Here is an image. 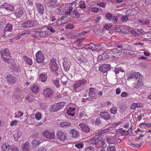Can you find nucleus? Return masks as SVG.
Listing matches in <instances>:
<instances>
[{
    "label": "nucleus",
    "mask_w": 151,
    "mask_h": 151,
    "mask_svg": "<svg viewBox=\"0 0 151 151\" xmlns=\"http://www.w3.org/2000/svg\"><path fill=\"white\" fill-rule=\"evenodd\" d=\"M1 56L3 58L4 62L9 63V60L11 58L9 50L7 48L2 50L0 52Z\"/></svg>",
    "instance_id": "f257e3e1"
},
{
    "label": "nucleus",
    "mask_w": 151,
    "mask_h": 151,
    "mask_svg": "<svg viewBox=\"0 0 151 151\" xmlns=\"http://www.w3.org/2000/svg\"><path fill=\"white\" fill-rule=\"evenodd\" d=\"M87 82V81L85 79L79 80L76 81L73 85V90L76 92L80 91V90L79 88L81 86H84Z\"/></svg>",
    "instance_id": "f03ea898"
},
{
    "label": "nucleus",
    "mask_w": 151,
    "mask_h": 151,
    "mask_svg": "<svg viewBox=\"0 0 151 151\" xmlns=\"http://www.w3.org/2000/svg\"><path fill=\"white\" fill-rule=\"evenodd\" d=\"M65 105L64 102H60L52 105V106L51 111L53 112L57 111Z\"/></svg>",
    "instance_id": "7ed1b4c3"
},
{
    "label": "nucleus",
    "mask_w": 151,
    "mask_h": 151,
    "mask_svg": "<svg viewBox=\"0 0 151 151\" xmlns=\"http://www.w3.org/2000/svg\"><path fill=\"white\" fill-rule=\"evenodd\" d=\"M56 134V137L58 139H59L62 141L67 139V134L66 133L61 130H58L57 131Z\"/></svg>",
    "instance_id": "20e7f679"
},
{
    "label": "nucleus",
    "mask_w": 151,
    "mask_h": 151,
    "mask_svg": "<svg viewBox=\"0 0 151 151\" xmlns=\"http://www.w3.org/2000/svg\"><path fill=\"white\" fill-rule=\"evenodd\" d=\"M44 55L41 50L39 51L35 55L36 60L37 63H40L43 62Z\"/></svg>",
    "instance_id": "39448f33"
},
{
    "label": "nucleus",
    "mask_w": 151,
    "mask_h": 151,
    "mask_svg": "<svg viewBox=\"0 0 151 151\" xmlns=\"http://www.w3.org/2000/svg\"><path fill=\"white\" fill-rule=\"evenodd\" d=\"M44 96L46 98L50 97L54 93V91L48 88H44L43 90Z\"/></svg>",
    "instance_id": "423d86ee"
},
{
    "label": "nucleus",
    "mask_w": 151,
    "mask_h": 151,
    "mask_svg": "<svg viewBox=\"0 0 151 151\" xmlns=\"http://www.w3.org/2000/svg\"><path fill=\"white\" fill-rule=\"evenodd\" d=\"M56 60L54 59H52L50 63V68L52 71H56L58 70V67Z\"/></svg>",
    "instance_id": "0eeeda50"
},
{
    "label": "nucleus",
    "mask_w": 151,
    "mask_h": 151,
    "mask_svg": "<svg viewBox=\"0 0 151 151\" xmlns=\"http://www.w3.org/2000/svg\"><path fill=\"white\" fill-rule=\"evenodd\" d=\"M110 66L109 64H104L101 65L99 67L100 71L103 73L106 72L110 69Z\"/></svg>",
    "instance_id": "6e6552de"
},
{
    "label": "nucleus",
    "mask_w": 151,
    "mask_h": 151,
    "mask_svg": "<svg viewBox=\"0 0 151 151\" xmlns=\"http://www.w3.org/2000/svg\"><path fill=\"white\" fill-rule=\"evenodd\" d=\"M42 135L49 139H53L55 137L53 132H50L48 130H45L42 133Z\"/></svg>",
    "instance_id": "1a4fd4ad"
},
{
    "label": "nucleus",
    "mask_w": 151,
    "mask_h": 151,
    "mask_svg": "<svg viewBox=\"0 0 151 151\" xmlns=\"http://www.w3.org/2000/svg\"><path fill=\"white\" fill-rule=\"evenodd\" d=\"M37 6V11L38 13L41 14L42 15L44 13V8L43 6L41 4L37 3L36 4Z\"/></svg>",
    "instance_id": "9d476101"
},
{
    "label": "nucleus",
    "mask_w": 151,
    "mask_h": 151,
    "mask_svg": "<svg viewBox=\"0 0 151 151\" xmlns=\"http://www.w3.org/2000/svg\"><path fill=\"white\" fill-rule=\"evenodd\" d=\"M99 115L101 117L107 121L111 119L110 115L107 112L105 111L101 112Z\"/></svg>",
    "instance_id": "9b49d317"
},
{
    "label": "nucleus",
    "mask_w": 151,
    "mask_h": 151,
    "mask_svg": "<svg viewBox=\"0 0 151 151\" xmlns=\"http://www.w3.org/2000/svg\"><path fill=\"white\" fill-rule=\"evenodd\" d=\"M137 12V10L133 8L127 9L126 11V14L128 16H132L136 15Z\"/></svg>",
    "instance_id": "f8f14e48"
},
{
    "label": "nucleus",
    "mask_w": 151,
    "mask_h": 151,
    "mask_svg": "<svg viewBox=\"0 0 151 151\" xmlns=\"http://www.w3.org/2000/svg\"><path fill=\"white\" fill-rule=\"evenodd\" d=\"M1 8H4L6 10L10 11H12L14 10V7L12 5L8 4L7 3H4L1 6Z\"/></svg>",
    "instance_id": "ddd939ff"
},
{
    "label": "nucleus",
    "mask_w": 151,
    "mask_h": 151,
    "mask_svg": "<svg viewBox=\"0 0 151 151\" xmlns=\"http://www.w3.org/2000/svg\"><path fill=\"white\" fill-rule=\"evenodd\" d=\"M71 62L68 60L64 61L63 63L64 69L66 71H68L71 65Z\"/></svg>",
    "instance_id": "4468645a"
},
{
    "label": "nucleus",
    "mask_w": 151,
    "mask_h": 151,
    "mask_svg": "<svg viewBox=\"0 0 151 151\" xmlns=\"http://www.w3.org/2000/svg\"><path fill=\"white\" fill-rule=\"evenodd\" d=\"M7 79L9 83L14 84L16 82V78L14 76L9 74L7 76Z\"/></svg>",
    "instance_id": "2eb2a0df"
},
{
    "label": "nucleus",
    "mask_w": 151,
    "mask_h": 151,
    "mask_svg": "<svg viewBox=\"0 0 151 151\" xmlns=\"http://www.w3.org/2000/svg\"><path fill=\"white\" fill-rule=\"evenodd\" d=\"M95 89L94 88H89V97H90V98L93 99H96V97L95 92Z\"/></svg>",
    "instance_id": "dca6fc26"
},
{
    "label": "nucleus",
    "mask_w": 151,
    "mask_h": 151,
    "mask_svg": "<svg viewBox=\"0 0 151 151\" xmlns=\"http://www.w3.org/2000/svg\"><path fill=\"white\" fill-rule=\"evenodd\" d=\"M80 127L82 130L85 132L87 133L90 132V129L89 127L83 123H80L79 125Z\"/></svg>",
    "instance_id": "f3484780"
},
{
    "label": "nucleus",
    "mask_w": 151,
    "mask_h": 151,
    "mask_svg": "<svg viewBox=\"0 0 151 151\" xmlns=\"http://www.w3.org/2000/svg\"><path fill=\"white\" fill-rule=\"evenodd\" d=\"M59 3L58 1L57 0H52L49 1L48 3V4L49 6L52 7H56L58 6Z\"/></svg>",
    "instance_id": "a211bd4d"
},
{
    "label": "nucleus",
    "mask_w": 151,
    "mask_h": 151,
    "mask_svg": "<svg viewBox=\"0 0 151 151\" xmlns=\"http://www.w3.org/2000/svg\"><path fill=\"white\" fill-rule=\"evenodd\" d=\"M56 9L55 10V13L58 15L63 14L64 13V8L58 6L56 7Z\"/></svg>",
    "instance_id": "6ab92c4d"
},
{
    "label": "nucleus",
    "mask_w": 151,
    "mask_h": 151,
    "mask_svg": "<svg viewBox=\"0 0 151 151\" xmlns=\"http://www.w3.org/2000/svg\"><path fill=\"white\" fill-rule=\"evenodd\" d=\"M22 26L24 28L32 27L31 20L26 21L22 24Z\"/></svg>",
    "instance_id": "aec40b11"
},
{
    "label": "nucleus",
    "mask_w": 151,
    "mask_h": 151,
    "mask_svg": "<svg viewBox=\"0 0 151 151\" xmlns=\"http://www.w3.org/2000/svg\"><path fill=\"white\" fill-rule=\"evenodd\" d=\"M109 58V56L107 53L106 52H104L103 53H101L99 55L98 59L102 60H106Z\"/></svg>",
    "instance_id": "412c9836"
},
{
    "label": "nucleus",
    "mask_w": 151,
    "mask_h": 151,
    "mask_svg": "<svg viewBox=\"0 0 151 151\" xmlns=\"http://www.w3.org/2000/svg\"><path fill=\"white\" fill-rule=\"evenodd\" d=\"M24 13L23 11L20 9H17L15 12L14 14L16 17L19 18L21 17Z\"/></svg>",
    "instance_id": "4be33fe9"
},
{
    "label": "nucleus",
    "mask_w": 151,
    "mask_h": 151,
    "mask_svg": "<svg viewBox=\"0 0 151 151\" xmlns=\"http://www.w3.org/2000/svg\"><path fill=\"white\" fill-rule=\"evenodd\" d=\"M120 50H118L117 49H113L111 51V53L114 55L115 56H113L115 57H118L120 56Z\"/></svg>",
    "instance_id": "5701e85b"
},
{
    "label": "nucleus",
    "mask_w": 151,
    "mask_h": 151,
    "mask_svg": "<svg viewBox=\"0 0 151 151\" xmlns=\"http://www.w3.org/2000/svg\"><path fill=\"white\" fill-rule=\"evenodd\" d=\"M70 133L72 134V136L75 138L78 137L79 135L78 132L74 129H71Z\"/></svg>",
    "instance_id": "b1692460"
},
{
    "label": "nucleus",
    "mask_w": 151,
    "mask_h": 151,
    "mask_svg": "<svg viewBox=\"0 0 151 151\" xmlns=\"http://www.w3.org/2000/svg\"><path fill=\"white\" fill-rule=\"evenodd\" d=\"M68 17L66 15H64L60 19H59L57 21V24L58 25H60L62 24L63 23H65V22H62V21H65V19H67V18Z\"/></svg>",
    "instance_id": "393cba45"
},
{
    "label": "nucleus",
    "mask_w": 151,
    "mask_h": 151,
    "mask_svg": "<svg viewBox=\"0 0 151 151\" xmlns=\"http://www.w3.org/2000/svg\"><path fill=\"white\" fill-rule=\"evenodd\" d=\"M30 89L33 92L35 93L38 92L40 91L39 87L37 85H34L33 86H32Z\"/></svg>",
    "instance_id": "a878e982"
},
{
    "label": "nucleus",
    "mask_w": 151,
    "mask_h": 151,
    "mask_svg": "<svg viewBox=\"0 0 151 151\" xmlns=\"http://www.w3.org/2000/svg\"><path fill=\"white\" fill-rule=\"evenodd\" d=\"M47 78L46 75L44 73H42L40 75L39 78L42 82H43L46 81Z\"/></svg>",
    "instance_id": "bb28decb"
},
{
    "label": "nucleus",
    "mask_w": 151,
    "mask_h": 151,
    "mask_svg": "<svg viewBox=\"0 0 151 151\" xmlns=\"http://www.w3.org/2000/svg\"><path fill=\"white\" fill-rule=\"evenodd\" d=\"M1 148L2 151H8L10 147L9 145H7L6 143H4L2 145Z\"/></svg>",
    "instance_id": "cd10ccee"
},
{
    "label": "nucleus",
    "mask_w": 151,
    "mask_h": 151,
    "mask_svg": "<svg viewBox=\"0 0 151 151\" xmlns=\"http://www.w3.org/2000/svg\"><path fill=\"white\" fill-rule=\"evenodd\" d=\"M88 49H91L92 50H98L99 48L97 47L98 46H96L93 43H91L88 45Z\"/></svg>",
    "instance_id": "c85d7f7f"
},
{
    "label": "nucleus",
    "mask_w": 151,
    "mask_h": 151,
    "mask_svg": "<svg viewBox=\"0 0 151 151\" xmlns=\"http://www.w3.org/2000/svg\"><path fill=\"white\" fill-rule=\"evenodd\" d=\"M137 81L136 84L134 83V88H139L142 85V81L141 79H139Z\"/></svg>",
    "instance_id": "c756f323"
},
{
    "label": "nucleus",
    "mask_w": 151,
    "mask_h": 151,
    "mask_svg": "<svg viewBox=\"0 0 151 151\" xmlns=\"http://www.w3.org/2000/svg\"><path fill=\"white\" fill-rule=\"evenodd\" d=\"M35 32L36 34H37V33H38L40 35L41 37L45 36L48 35V32H47V31H40V32L35 31Z\"/></svg>",
    "instance_id": "7c9ffc66"
},
{
    "label": "nucleus",
    "mask_w": 151,
    "mask_h": 151,
    "mask_svg": "<svg viewBox=\"0 0 151 151\" xmlns=\"http://www.w3.org/2000/svg\"><path fill=\"white\" fill-rule=\"evenodd\" d=\"M23 59L26 63L28 64L29 65H32V60L30 58H29L25 56L23 57Z\"/></svg>",
    "instance_id": "2f4dec72"
},
{
    "label": "nucleus",
    "mask_w": 151,
    "mask_h": 151,
    "mask_svg": "<svg viewBox=\"0 0 151 151\" xmlns=\"http://www.w3.org/2000/svg\"><path fill=\"white\" fill-rule=\"evenodd\" d=\"M12 29V25L8 23L4 31H5L11 32Z\"/></svg>",
    "instance_id": "473e14b6"
},
{
    "label": "nucleus",
    "mask_w": 151,
    "mask_h": 151,
    "mask_svg": "<svg viewBox=\"0 0 151 151\" xmlns=\"http://www.w3.org/2000/svg\"><path fill=\"white\" fill-rule=\"evenodd\" d=\"M71 125L68 122H63L60 123V126L62 127H68Z\"/></svg>",
    "instance_id": "72a5a7b5"
},
{
    "label": "nucleus",
    "mask_w": 151,
    "mask_h": 151,
    "mask_svg": "<svg viewBox=\"0 0 151 151\" xmlns=\"http://www.w3.org/2000/svg\"><path fill=\"white\" fill-rule=\"evenodd\" d=\"M52 82L57 88H58L60 86V84L59 83V80L58 78H57L54 80H53Z\"/></svg>",
    "instance_id": "f704fd0d"
},
{
    "label": "nucleus",
    "mask_w": 151,
    "mask_h": 151,
    "mask_svg": "<svg viewBox=\"0 0 151 151\" xmlns=\"http://www.w3.org/2000/svg\"><path fill=\"white\" fill-rule=\"evenodd\" d=\"M140 73L139 72H137V73H134L132 74H131L128 77V79H130L132 78H137V77H138V75H139V76L140 75Z\"/></svg>",
    "instance_id": "c9c22d12"
},
{
    "label": "nucleus",
    "mask_w": 151,
    "mask_h": 151,
    "mask_svg": "<svg viewBox=\"0 0 151 151\" xmlns=\"http://www.w3.org/2000/svg\"><path fill=\"white\" fill-rule=\"evenodd\" d=\"M102 138V136H100L97 138H93L92 139V141L94 142L95 144L97 143L99 141H101Z\"/></svg>",
    "instance_id": "e433bc0d"
},
{
    "label": "nucleus",
    "mask_w": 151,
    "mask_h": 151,
    "mask_svg": "<svg viewBox=\"0 0 151 151\" xmlns=\"http://www.w3.org/2000/svg\"><path fill=\"white\" fill-rule=\"evenodd\" d=\"M61 81L63 83V84L65 86L67 83L68 78L65 76H63L61 78Z\"/></svg>",
    "instance_id": "4c0bfd02"
},
{
    "label": "nucleus",
    "mask_w": 151,
    "mask_h": 151,
    "mask_svg": "<svg viewBox=\"0 0 151 151\" xmlns=\"http://www.w3.org/2000/svg\"><path fill=\"white\" fill-rule=\"evenodd\" d=\"M31 22L32 25V27H38L40 26L39 24L37 23V21L31 20Z\"/></svg>",
    "instance_id": "58836bf2"
},
{
    "label": "nucleus",
    "mask_w": 151,
    "mask_h": 151,
    "mask_svg": "<svg viewBox=\"0 0 151 151\" xmlns=\"http://www.w3.org/2000/svg\"><path fill=\"white\" fill-rule=\"evenodd\" d=\"M32 146H35L37 145H39L40 144V141L37 139H34L32 142Z\"/></svg>",
    "instance_id": "ea45409f"
},
{
    "label": "nucleus",
    "mask_w": 151,
    "mask_h": 151,
    "mask_svg": "<svg viewBox=\"0 0 151 151\" xmlns=\"http://www.w3.org/2000/svg\"><path fill=\"white\" fill-rule=\"evenodd\" d=\"M127 50H128L126 49H122L120 50V55L121 54H122L125 55H127Z\"/></svg>",
    "instance_id": "a19ab883"
},
{
    "label": "nucleus",
    "mask_w": 151,
    "mask_h": 151,
    "mask_svg": "<svg viewBox=\"0 0 151 151\" xmlns=\"http://www.w3.org/2000/svg\"><path fill=\"white\" fill-rule=\"evenodd\" d=\"M73 109H75L74 108ZM74 110H71V109L68 110L67 112V113L68 115L72 116H74L75 113L74 112Z\"/></svg>",
    "instance_id": "79ce46f5"
},
{
    "label": "nucleus",
    "mask_w": 151,
    "mask_h": 151,
    "mask_svg": "<svg viewBox=\"0 0 151 151\" xmlns=\"http://www.w3.org/2000/svg\"><path fill=\"white\" fill-rule=\"evenodd\" d=\"M110 111L111 114H115L117 112V109L115 107H112L110 109Z\"/></svg>",
    "instance_id": "37998d69"
},
{
    "label": "nucleus",
    "mask_w": 151,
    "mask_h": 151,
    "mask_svg": "<svg viewBox=\"0 0 151 151\" xmlns=\"http://www.w3.org/2000/svg\"><path fill=\"white\" fill-rule=\"evenodd\" d=\"M73 8L72 7L68 9L65 13V14L69 15H71L70 14L73 12Z\"/></svg>",
    "instance_id": "c03bdc74"
},
{
    "label": "nucleus",
    "mask_w": 151,
    "mask_h": 151,
    "mask_svg": "<svg viewBox=\"0 0 151 151\" xmlns=\"http://www.w3.org/2000/svg\"><path fill=\"white\" fill-rule=\"evenodd\" d=\"M74 26L71 24H69L65 26V28L66 29H72L74 28Z\"/></svg>",
    "instance_id": "a18cd8bd"
},
{
    "label": "nucleus",
    "mask_w": 151,
    "mask_h": 151,
    "mask_svg": "<svg viewBox=\"0 0 151 151\" xmlns=\"http://www.w3.org/2000/svg\"><path fill=\"white\" fill-rule=\"evenodd\" d=\"M101 122V119L100 118H97L95 122V123L97 125H100Z\"/></svg>",
    "instance_id": "49530a36"
},
{
    "label": "nucleus",
    "mask_w": 151,
    "mask_h": 151,
    "mask_svg": "<svg viewBox=\"0 0 151 151\" xmlns=\"http://www.w3.org/2000/svg\"><path fill=\"white\" fill-rule=\"evenodd\" d=\"M35 116L36 119L38 120H40L41 118V114L40 113H36Z\"/></svg>",
    "instance_id": "de8ad7c7"
},
{
    "label": "nucleus",
    "mask_w": 151,
    "mask_h": 151,
    "mask_svg": "<svg viewBox=\"0 0 151 151\" xmlns=\"http://www.w3.org/2000/svg\"><path fill=\"white\" fill-rule=\"evenodd\" d=\"M106 17L108 19H110L113 17L112 14L110 13H108L106 14Z\"/></svg>",
    "instance_id": "09e8293b"
},
{
    "label": "nucleus",
    "mask_w": 151,
    "mask_h": 151,
    "mask_svg": "<svg viewBox=\"0 0 151 151\" xmlns=\"http://www.w3.org/2000/svg\"><path fill=\"white\" fill-rule=\"evenodd\" d=\"M121 133L123 135H127L128 134L129 132L128 130H123L121 131Z\"/></svg>",
    "instance_id": "8fccbe9b"
},
{
    "label": "nucleus",
    "mask_w": 151,
    "mask_h": 151,
    "mask_svg": "<svg viewBox=\"0 0 151 151\" xmlns=\"http://www.w3.org/2000/svg\"><path fill=\"white\" fill-rule=\"evenodd\" d=\"M75 146L77 148L80 149L82 148L83 147V145L82 144L79 143L76 144L75 145Z\"/></svg>",
    "instance_id": "3c124183"
},
{
    "label": "nucleus",
    "mask_w": 151,
    "mask_h": 151,
    "mask_svg": "<svg viewBox=\"0 0 151 151\" xmlns=\"http://www.w3.org/2000/svg\"><path fill=\"white\" fill-rule=\"evenodd\" d=\"M72 13L76 16H78L80 15L79 12L76 9L73 10Z\"/></svg>",
    "instance_id": "603ef678"
},
{
    "label": "nucleus",
    "mask_w": 151,
    "mask_h": 151,
    "mask_svg": "<svg viewBox=\"0 0 151 151\" xmlns=\"http://www.w3.org/2000/svg\"><path fill=\"white\" fill-rule=\"evenodd\" d=\"M66 37L69 39H73L72 33H68L66 34Z\"/></svg>",
    "instance_id": "864d4df0"
},
{
    "label": "nucleus",
    "mask_w": 151,
    "mask_h": 151,
    "mask_svg": "<svg viewBox=\"0 0 151 151\" xmlns=\"http://www.w3.org/2000/svg\"><path fill=\"white\" fill-rule=\"evenodd\" d=\"M137 104L136 103H133L132 105L131 109H134L137 108Z\"/></svg>",
    "instance_id": "5fc2aeb1"
},
{
    "label": "nucleus",
    "mask_w": 151,
    "mask_h": 151,
    "mask_svg": "<svg viewBox=\"0 0 151 151\" xmlns=\"http://www.w3.org/2000/svg\"><path fill=\"white\" fill-rule=\"evenodd\" d=\"M145 124V126L147 127L148 128H150L151 127V123H141L140 124L139 126H141L142 124Z\"/></svg>",
    "instance_id": "6e6d98bb"
},
{
    "label": "nucleus",
    "mask_w": 151,
    "mask_h": 151,
    "mask_svg": "<svg viewBox=\"0 0 151 151\" xmlns=\"http://www.w3.org/2000/svg\"><path fill=\"white\" fill-rule=\"evenodd\" d=\"M86 114H85L84 111H83L81 112L79 114V116L81 118H83L85 117L86 116Z\"/></svg>",
    "instance_id": "4d7b16f0"
},
{
    "label": "nucleus",
    "mask_w": 151,
    "mask_h": 151,
    "mask_svg": "<svg viewBox=\"0 0 151 151\" xmlns=\"http://www.w3.org/2000/svg\"><path fill=\"white\" fill-rule=\"evenodd\" d=\"M127 51V55H133L134 54V52L132 50H128Z\"/></svg>",
    "instance_id": "13d9d810"
},
{
    "label": "nucleus",
    "mask_w": 151,
    "mask_h": 151,
    "mask_svg": "<svg viewBox=\"0 0 151 151\" xmlns=\"http://www.w3.org/2000/svg\"><path fill=\"white\" fill-rule=\"evenodd\" d=\"M111 25L110 24H106L104 26V28L106 29L107 30H108L111 28Z\"/></svg>",
    "instance_id": "bf43d9fd"
},
{
    "label": "nucleus",
    "mask_w": 151,
    "mask_h": 151,
    "mask_svg": "<svg viewBox=\"0 0 151 151\" xmlns=\"http://www.w3.org/2000/svg\"><path fill=\"white\" fill-rule=\"evenodd\" d=\"M117 17L116 16L114 17H113L112 20L113 22L115 24H116L117 22Z\"/></svg>",
    "instance_id": "052dcab7"
},
{
    "label": "nucleus",
    "mask_w": 151,
    "mask_h": 151,
    "mask_svg": "<svg viewBox=\"0 0 151 151\" xmlns=\"http://www.w3.org/2000/svg\"><path fill=\"white\" fill-rule=\"evenodd\" d=\"M17 123V121L15 120L12 121L10 124V125L11 126H13L14 125H16Z\"/></svg>",
    "instance_id": "680f3d73"
},
{
    "label": "nucleus",
    "mask_w": 151,
    "mask_h": 151,
    "mask_svg": "<svg viewBox=\"0 0 151 151\" xmlns=\"http://www.w3.org/2000/svg\"><path fill=\"white\" fill-rule=\"evenodd\" d=\"M83 39H84V38H77L76 40H75V42H78L79 43H81V42H82V41L83 40Z\"/></svg>",
    "instance_id": "e2e57ef3"
},
{
    "label": "nucleus",
    "mask_w": 151,
    "mask_h": 151,
    "mask_svg": "<svg viewBox=\"0 0 151 151\" xmlns=\"http://www.w3.org/2000/svg\"><path fill=\"white\" fill-rule=\"evenodd\" d=\"M91 11L93 12H97L99 11V9L96 7H93L91 9Z\"/></svg>",
    "instance_id": "0e129e2a"
},
{
    "label": "nucleus",
    "mask_w": 151,
    "mask_h": 151,
    "mask_svg": "<svg viewBox=\"0 0 151 151\" xmlns=\"http://www.w3.org/2000/svg\"><path fill=\"white\" fill-rule=\"evenodd\" d=\"M119 69H119V67L117 66L116 67L115 69V72L116 74H117L119 73Z\"/></svg>",
    "instance_id": "69168bd1"
},
{
    "label": "nucleus",
    "mask_w": 151,
    "mask_h": 151,
    "mask_svg": "<svg viewBox=\"0 0 151 151\" xmlns=\"http://www.w3.org/2000/svg\"><path fill=\"white\" fill-rule=\"evenodd\" d=\"M107 149L108 151H115L114 147L112 146L108 147Z\"/></svg>",
    "instance_id": "338daca9"
},
{
    "label": "nucleus",
    "mask_w": 151,
    "mask_h": 151,
    "mask_svg": "<svg viewBox=\"0 0 151 151\" xmlns=\"http://www.w3.org/2000/svg\"><path fill=\"white\" fill-rule=\"evenodd\" d=\"M11 149L12 151H18V148L15 146H12Z\"/></svg>",
    "instance_id": "774afa93"
}]
</instances>
